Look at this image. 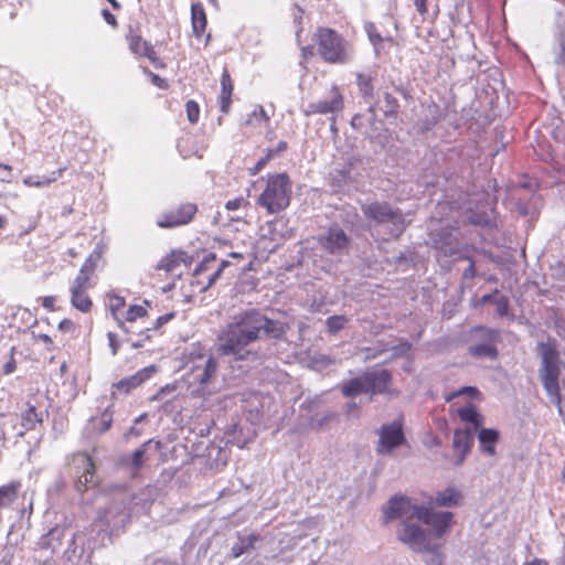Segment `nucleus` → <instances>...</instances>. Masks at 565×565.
Returning <instances> with one entry per match:
<instances>
[{
	"label": "nucleus",
	"mask_w": 565,
	"mask_h": 565,
	"mask_svg": "<svg viewBox=\"0 0 565 565\" xmlns=\"http://www.w3.org/2000/svg\"><path fill=\"white\" fill-rule=\"evenodd\" d=\"M287 329L285 322L267 317L259 309H245L234 315L221 331L217 351L236 360H247L254 354L250 349L254 343L264 339L282 340Z\"/></svg>",
	"instance_id": "obj_1"
},
{
	"label": "nucleus",
	"mask_w": 565,
	"mask_h": 565,
	"mask_svg": "<svg viewBox=\"0 0 565 565\" xmlns=\"http://www.w3.org/2000/svg\"><path fill=\"white\" fill-rule=\"evenodd\" d=\"M404 518H416L426 525L431 526L436 537H441L450 527L454 514L451 512H435L424 505H417L406 497H394L391 513Z\"/></svg>",
	"instance_id": "obj_2"
},
{
	"label": "nucleus",
	"mask_w": 565,
	"mask_h": 565,
	"mask_svg": "<svg viewBox=\"0 0 565 565\" xmlns=\"http://www.w3.org/2000/svg\"><path fill=\"white\" fill-rule=\"evenodd\" d=\"M539 351L542 359V365L540 369V376L543 383V386L550 396V399L553 404L559 406L561 404V395H559V385H558V376H559V356L554 343L551 342H540Z\"/></svg>",
	"instance_id": "obj_3"
},
{
	"label": "nucleus",
	"mask_w": 565,
	"mask_h": 565,
	"mask_svg": "<svg viewBox=\"0 0 565 565\" xmlns=\"http://www.w3.org/2000/svg\"><path fill=\"white\" fill-rule=\"evenodd\" d=\"M291 182L286 173L268 177L266 186L257 203L267 213L275 214L287 209L290 204Z\"/></svg>",
	"instance_id": "obj_4"
},
{
	"label": "nucleus",
	"mask_w": 565,
	"mask_h": 565,
	"mask_svg": "<svg viewBox=\"0 0 565 565\" xmlns=\"http://www.w3.org/2000/svg\"><path fill=\"white\" fill-rule=\"evenodd\" d=\"M318 52L328 63L345 64L352 60V46L335 31L321 28L317 34Z\"/></svg>",
	"instance_id": "obj_5"
},
{
	"label": "nucleus",
	"mask_w": 565,
	"mask_h": 565,
	"mask_svg": "<svg viewBox=\"0 0 565 565\" xmlns=\"http://www.w3.org/2000/svg\"><path fill=\"white\" fill-rule=\"evenodd\" d=\"M393 508V498L390 500L387 509L384 511V521L401 520V526L396 531L397 537L401 542L409 546L415 552H424L430 550V542L427 533L412 521L415 518H404L397 513H391Z\"/></svg>",
	"instance_id": "obj_6"
},
{
	"label": "nucleus",
	"mask_w": 565,
	"mask_h": 565,
	"mask_svg": "<svg viewBox=\"0 0 565 565\" xmlns=\"http://www.w3.org/2000/svg\"><path fill=\"white\" fill-rule=\"evenodd\" d=\"M365 217L377 225L386 226L388 233L398 237L407 227L399 210L393 209L387 202H371L362 205Z\"/></svg>",
	"instance_id": "obj_7"
},
{
	"label": "nucleus",
	"mask_w": 565,
	"mask_h": 565,
	"mask_svg": "<svg viewBox=\"0 0 565 565\" xmlns=\"http://www.w3.org/2000/svg\"><path fill=\"white\" fill-rule=\"evenodd\" d=\"M459 234L458 228L452 226L430 228L429 239L431 246L445 257L456 256L459 259H470L468 254L469 246L460 245Z\"/></svg>",
	"instance_id": "obj_8"
},
{
	"label": "nucleus",
	"mask_w": 565,
	"mask_h": 565,
	"mask_svg": "<svg viewBox=\"0 0 565 565\" xmlns=\"http://www.w3.org/2000/svg\"><path fill=\"white\" fill-rule=\"evenodd\" d=\"M377 435L376 452L380 456L391 455L394 449L402 446L406 440L403 431V422L401 419L382 425Z\"/></svg>",
	"instance_id": "obj_9"
},
{
	"label": "nucleus",
	"mask_w": 565,
	"mask_h": 565,
	"mask_svg": "<svg viewBox=\"0 0 565 565\" xmlns=\"http://www.w3.org/2000/svg\"><path fill=\"white\" fill-rule=\"evenodd\" d=\"M196 212V204L190 202L181 203L160 214L156 223L160 228L167 230L184 226L193 220Z\"/></svg>",
	"instance_id": "obj_10"
},
{
	"label": "nucleus",
	"mask_w": 565,
	"mask_h": 565,
	"mask_svg": "<svg viewBox=\"0 0 565 565\" xmlns=\"http://www.w3.org/2000/svg\"><path fill=\"white\" fill-rule=\"evenodd\" d=\"M344 100L343 96L340 93L337 86H332L329 95L321 100L309 103L303 109L302 113L306 116H311L316 114L320 115H332V120H334V116L343 110Z\"/></svg>",
	"instance_id": "obj_11"
},
{
	"label": "nucleus",
	"mask_w": 565,
	"mask_h": 565,
	"mask_svg": "<svg viewBox=\"0 0 565 565\" xmlns=\"http://www.w3.org/2000/svg\"><path fill=\"white\" fill-rule=\"evenodd\" d=\"M370 399L376 394L396 396L398 392L392 388V374L385 369H370L365 372Z\"/></svg>",
	"instance_id": "obj_12"
},
{
	"label": "nucleus",
	"mask_w": 565,
	"mask_h": 565,
	"mask_svg": "<svg viewBox=\"0 0 565 565\" xmlns=\"http://www.w3.org/2000/svg\"><path fill=\"white\" fill-rule=\"evenodd\" d=\"M319 245L332 255H343L349 250L350 238L345 232L335 226L318 237Z\"/></svg>",
	"instance_id": "obj_13"
},
{
	"label": "nucleus",
	"mask_w": 565,
	"mask_h": 565,
	"mask_svg": "<svg viewBox=\"0 0 565 565\" xmlns=\"http://www.w3.org/2000/svg\"><path fill=\"white\" fill-rule=\"evenodd\" d=\"M152 447L154 451H158L161 448V443L154 439H148L137 448L129 458L121 460V463L129 469L132 477H137L141 468L145 467L149 459V450Z\"/></svg>",
	"instance_id": "obj_14"
},
{
	"label": "nucleus",
	"mask_w": 565,
	"mask_h": 565,
	"mask_svg": "<svg viewBox=\"0 0 565 565\" xmlns=\"http://www.w3.org/2000/svg\"><path fill=\"white\" fill-rule=\"evenodd\" d=\"M92 281H85L82 278H74L70 287L71 303L81 312L87 313L90 311L93 301L88 296V290L93 288Z\"/></svg>",
	"instance_id": "obj_15"
},
{
	"label": "nucleus",
	"mask_w": 565,
	"mask_h": 565,
	"mask_svg": "<svg viewBox=\"0 0 565 565\" xmlns=\"http://www.w3.org/2000/svg\"><path fill=\"white\" fill-rule=\"evenodd\" d=\"M473 331L488 342L470 345L468 351L475 358H497V349L491 344L497 335V331L484 327H477Z\"/></svg>",
	"instance_id": "obj_16"
},
{
	"label": "nucleus",
	"mask_w": 565,
	"mask_h": 565,
	"mask_svg": "<svg viewBox=\"0 0 565 565\" xmlns=\"http://www.w3.org/2000/svg\"><path fill=\"white\" fill-rule=\"evenodd\" d=\"M473 444V435L470 429H456L452 439V447L457 454L456 466H461Z\"/></svg>",
	"instance_id": "obj_17"
},
{
	"label": "nucleus",
	"mask_w": 565,
	"mask_h": 565,
	"mask_svg": "<svg viewBox=\"0 0 565 565\" xmlns=\"http://www.w3.org/2000/svg\"><path fill=\"white\" fill-rule=\"evenodd\" d=\"M157 372V367L154 365H150L139 370L134 375L121 379L119 382L115 383L113 386L124 394H128L136 387L140 386L143 382L151 377L152 374Z\"/></svg>",
	"instance_id": "obj_18"
},
{
	"label": "nucleus",
	"mask_w": 565,
	"mask_h": 565,
	"mask_svg": "<svg viewBox=\"0 0 565 565\" xmlns=\"http://www.w3.org/2000/svg\"><path fill=\"white\" fill-rule=\"evenodd\" d=\"M64 537L65 529L56 525L40 537L36 543V548L40 551H50L54 554L61 547Z\"/></svg>",
	"instance_id": "obj_19"
},
{
	"label": "nucleus",
	"mask_w": 565,
	"mask_h": 565,
	"mask_svg": "<svg viewBox=\"0 0 565 565\" xmlns=\"http://www.w3.org/2000/svg\"><path fill=\"white\" fill-rule=\"evenodd\" d=\"M217 369V362L212 356L201 358V363L192 367L193 380L200 384H206L214 376Z\"/></svg>",
	"instance_id": "obj_20"
},
{
	"label": "nucleus",
	"mask_w": 565,
	"mask_h": 565,
	"mask_svg": "<svg viewBox=\"0 0 565 565\" xmlns=\"http://www.w3.org/2000/svg\"><path fill=\"white\" fill-rule=\"evenodd\" d=\"M77 460L81 462L83 467V475L78 477L76 482V488L78 491H83L89 484H96L95 477V465L92 458L87 454H82L77 457Z\"/></svg>",
	"instance_id": "obj_21"
},
{
	"label": "nucleus",
	"mask_w": 565,
	"mask_h": 565,
	"mask_svg": "<svg viewBox=\"0 0 565 565\" xmlns=\"http://www.w3.org/2000/svg\"><path fill=\"white\" fill-rule=\"evenodd\" d=\"M233 89L234 86L231 75L228 71L224 68L221 76V93L218 96L220 109L224 114H227L230 111Z\"/></svg>",
	"instance_id": "obj_22"
},
{
	"label": "nucleus",
	"mask_w": 565,
	"mask_h": 565,
	"mask_svg": "<svg viewBox=\"0 0 565 565\" xmlns=\"http://www.w3.org/2000/svg\"><path fill=\"white\" fill-rule=\"evenodd\" d=\"M127 41L129 49L134 54L146 56L150 61L154 62L156 53L152 46L147 41H143L140 35L130 31V33L127 35Z\"/></svg>",
	"instance_id": "obj_23"
},
{
	"label": "nucleus",
	"mask_w": 565,
	"mask_h": 565,
	"mask_svg": "<svg viewBox=\"0 0 565 565\" xmlns=\"http://www.w3.org/2000/svg\"><path fill=\"white\" fill-rule=\"evenodd\" d=\"M341 392L345 397H353L359 394H370L365 373L361 376L343 382L341 384Z\"/></svg>",
	"instance_id": "obj_24"
},
{
	"label": "nucleus",
	"mask_w": 565,
	"mask_h": 565,
	"mask_svg": "<svg viewBox=\"0 0 565 565\" xmlns=\"http://www.w3.org/2000/svg\"><path fill=\"white\" fill-rule=\"evenodd\" d=\"M462 495L461 492L455 487H448L447 489L436 493L431 502L437 507H456L459 504Z\"/></svg>",
	"instance_id": "obj_25"
},
{
	"label": "nucleus",
	"mask_w": 565,
	"mask_h": 565,
	"mask_svg": "<svg viewBox=\"0 0 565 565\" xmlns=\"http://www.w3.org/2000/svg\"><path fill=\"white\" fill-rule=\"evenodd\" d=\"M480 449L493 456L495 454V445L499 440V431L492 428H481L478 434Z\"/></svg>",
	"instance_id": "obj_26"
},
{
	"label": "nucleus",
	"mask_w": 565,
	"mask_h": 565,
	"mask_svg": "<svg viewBox=\"0 0 565 565\" xmlns=\"http://www.w3.org/2000/svg\"><path fill=\"white\" fill-rule=\"evenodd\" d=\"M356 85L362 97L366 103L370 104L369 111L373 117L376 116L375 106L372 104L374 87L372 84V77L362 73L356 74Z\"/></svg>",
	"instance_id": "obj_27"
},
{
	"label": "nucleus",
	"mask_w": 565,
	"mask_h": 565,
	"mask_svg": "<svg viewBox=\"0 0 565 565\" xmlns=\"http://www.w3.org/2000/svg\"><path fill=\"white\" fill-rule=\"evenodd\" d=\"M260 540V536L257 534H249L247 536L238 535L237 542L231 548V556L233 558H238L244 553H248L255 548V543Z\"/></svg>",
	"instance_id": "obj_28"
},
{
	"label": "nucleus",
	"mask_w": 565,
	"mask_h": 565,
	"mask_svg": "<svg viewBox=\"0 0 565 565\" xmlns=\"http://www.w3.org/2000/svg\"><path fill=\"white\" fill-rule=\"evenodd\" d=\"M102 258V250L95 248L89 256L85 259L82 265L77 276L75 278H82L85 281H92V277L94 276L95 269L97 267L98 262Z\"/></svg>",
	"instance_id": "obj_29"
},
{
	"label": "nucleus",
	"mask_w": 565,
	"mask_h": 565,
	"mask_svg": "<svg viewBox=\"0 0 565 565\" xmlns=\"http://www.w3.org/2000/svg\"><path fill=\"white\" fill-rule=\"evenodd\" d=\"M44 413L38 412L36 407L28 404L25 411L21 415V426L25 430H33L43 422Z\"/></svg>",
	"instance_id": "obj_30"
},
{
	"label": "nucleus",
	"mask_w": 565,
	"mask_h": 565,
	"mask_svg": "<svg viewBox=\"0 0 565 565\" xmlns=\"http://www.w3.org/2000/svg\"><path fill=\"white\" fill-rule=\"evenodd\" d=\"M104 519L108 525L117 529L119 526H124L128 522L129 514L126 507H110L106 510Z\"/></svg>",
	"instance_id": "obj_31"
},
{
	"label": "nucleus",
	"mask_w": 565,
	"mask_h": 565,
	"mask_svg": "<svg viewBox=\"0 0 565 565\" xmlns=\"http://www.w3.org/2000/svg\"><path fill=\"white\" fill-rule=\"evenodd\" d=\"M457 414L462 422L470 423L475 429H478L483 423L482 415L478 413L476 406L471 402L459 407L457 409Z\"/></svg>",
	"instance_id": "obj_32"
},
{
	"label": "nucleus",
	"mask_w": 565,
	"mask_h": 565,
	"mask_svg": "<svg viewBox=\"0 0 565 565\" xmlns=\"http://www.w3.org/2000/svg\"><path fill=\"white\" fill-rule=\"evenodd\" d=\"M192 26L196 36H200L206 26V15L201 4H192Z\"/></svg>",
	"instance_id": "obj_33"
},
{
	"label": "nucleus",
	"mask_w": 565,
	"mask_h": 565,
	"mask_svg": "<svg viewBox=\"0 0 565 565\" xmlns=\"http://www.w3.org/2000/svg\"><path fill=\"white\" fill-rule=\"evenodd\" d=\"M108 307L113 318L117 321L118 327L126 333L129 332L125 322L118 317V311L125 306V298L117 295H108Z\"/></svg>",
	"instance_id": "obj_34"
},
{
	"label": "nucleus",
	"mask_w": 565,
	"mask_h": 565,
	"mask_svg": "<svg viewBox=\"0 0 565 565\" xmlns=\"http://www.w3.org/2000/svg\"><path fill=\"white\" fill-rule=\"evenodd\" d=\"M465 396L469 399H479L481 397L480 391L475 386H463L445 396L446 402L450 403L454 399Z\"/></svg>",
	"instance_id": "obj_35"
},
{
	"label": "nucleus",
	"mask_w": 565,
	"mask_h": 565,
	"mask_svg": "<svg viewBox=\"0 0 565 565\" xmlns=\"http://www.w3.org/2000/svg\"><path fill=\"white\" fill-rule=\"evenodd\" d=\"M269 121V117L266 114L263 106H256L254 110L247 115L244 120L245 126H262L263 124H267Z\"/></svg>",
	"instance_id": "obj_36"
},
{
	"label": "nucleus",
	"mask_w": 565,
	"mask_h": 565,
	"mask_svg": "<svg viewBox=\"0 0 565 565\" xmlns=\"http://www.w3.org/2000/svg\"><path fill=\"white\" fill-rule=\"evenodd\" d=\"M113 424V415L106 409L99 418H93L92 425L99 434L106 433Z\"/></svg>",
	"instance_id": "obj_37"
},
{
	"label": "nucleus",
	"mask_w": 565,
	"mask_h": 565,
	"mask_svg": "<svg viewBox=\"0 0 565 565\" xmlns=\"http://www.w3.org/2000/svg\"><path fill=\"white\" fill-rule=\"evenodd\" d=\"M383 99H384V106H383L382 110H383L384 115L386 117L396 116L398 113V108H399L397 99L392 94H390L387 92L383 94Z\"/></svg>",
	"instance_id": "obj_38"
},
{
	"label": "nucleus",
	"mask_w": 565,
	"mask_h": 565,
	"mask_svg": "<svg viewBox=\"0 0 565 565\" xmlns=\"http://www.w3.org/2000/svg\"><path fill=\"white\" fill-rule=\"evenodd\" d=\"M17 498L14 486H4L0 488V509L9 507Z\"/></svg>",
	"instance_id": "obj_39"
},
{
	"label": "nucleus",
	"mask_w": 565,
	"mask_h": 565,
	"mask_svg": "<svg viewBox=\"0 0 565 565\" xmlns=\"http://www.w3.org/2000/svg\"><path fill=\"white\" fill-rule=\"evenodd\" d=\"M347 322L348 319L344 316H331L326 321L328 331L332 334L342 330L345 327Z\"/></svg>",
	"instance_id": "obj_40"
},
{
	"label": "nucleus",
	"mask_w": 565,
	"mask_h": 565,
	"mask_svg": "<svg viewBox=\"0 0 565 565\" xmlns=\"http://www.w3.org/2000/svg\"><path fill=\"white\" fill-rule=\"evenodd\" d=\"M365 31L367 33L370 42L373 44L376 52H379L380 46L382 45L383 38L379 33L376 26L373 23L365 24Z\"/></svg>",
	"instance_id": "obj_41"
},
{
	"label": "nucleus",
	"mask_w": 565,
	"mask_h": 565,
	"mask_svg": "<svg viewBox=\"0 0 565 565\" xmlns=\"http://www.w3.org/2000/svg\"><path fill=\"white\" fill-rule=\"evenodd\" d=\"M180 256L172 253L167 257L162 258L157 265V269H163L166 271H173L179 265Z\"/></svg>",
	"instance_id": "obj_42"
},
{
	"label": "nucleus",
	"mask_w": 565,
	"mask_h": 565,
	"mask_svg": "<svg viewBox=\"0 0 565 565\" xmlns=\"http://www.w3.org/2000/svg\"><path fill=\"white\" fill-rule=\"evenodd\" d=\"M147 315V310L139 305L130 306L126 312V320L129 322L135 321L137 318L145 317Z\"/></svg>",
	"instance_id": "obj_43"
},
{
	"label": "nucleus",
	"mask_w": 565,
	"mask_h": 565,
	"mask_svg": "<svg viewBox=\"0 0 565 565\" xmlns=\"http://www.w3.org/2000/svg\"><path fill=\"white\" fill-rule=\"evenodd\" d=\"M186 116L191 124H195L199 120L200 107L194 100H189L185 105Z\"/></svg>",
	"instance_id": "obj_44"
},
{
	"label": "nucleus",
	"mask_w": 565,
	"mask_h": 565,
	"mask_svg": "<svg viewBox=\"0 0 565 565\" xmlns=\"http://www.w3.org/2000/svg\"><path fill=\"white\" fill-rule=\"evenodd\" d=\"M497 313L500 317H504L509 312V300L507 297L501 296L494 300Z\"/></svg>",
	"instance_id": "obj_45"
},
{
	"label": "nucleus",
	"mask_w": 565,
	"mask_h": 565,
	"mask_svg": "<svg viewBox=\"0 0 565 565\" xmlns=\"http://www.w3.org/2000/svg\"><path fill=\"white\" fill-rule=\"evenodd\" d=\"M559 49L555 55V62L559 65H565V32L558 39Z\"/></svg>",
	"instance_id": "obj_46"
},
{
	"label": "nucleus",
	"mask_w": 565,
	"mask_h": 565,
	"mask_svg": "<svg viewBox=\"0 0 565 565\" xmlns=\"http://www.w3.org/2000/svg\"><path fill=\"white\" fill-rule=\"evenodd\" d=\"M332 179L338 182V184L347 183L351 179L350 171L345 169L334 170L332 172Z\"/></svg>",
	"instance_id": "obj_47"
},
{
	"label": "nucleus",
	"mask_w": 565,
	"mask_h": 565,
	"mask_svg": "<svg viewBox=\"0 0 565 565\" xmlns=\"http://www.w3.org/2000/svg\"><path fill=\"white\" fill-rule=\"evenodd\" d=\"M230 263L227 260H223L220 265V267L216 269V271L214 274H212L210 277H209V281H207V285L204 287V290H206L207 288H210L214 282L215 280L221 276L223 269L228 265Z\"/></svg>",
	"instance_id": "obj_48"
},
{
	"label": "nucleus",
	"mask_w": 565,
	"mask_h": 565,
	"mask_svg": "<svg viewBox=\"0 0 565 565\" xmlns=\"http://www.w3.org/2000/svg\"><path fill=\"white\" fill-rule=\"evenodd\" d=\"M246 204H247V202L243 198H236L234 200L227 201V203L225 204V207L227 211H235Z\"/></svg>",
	"instance_id": "obj_49"
},
{
	"label": "nucleus",
	"mask_w": 565,
	"mask_h": 565,
	"mask_svg": "<svg viewBox=\"0 0 565 565\" xmlns=\"http://www.w3.org/2000/svg\"><path fill=\"white\" fill-rule=\"evenodd\" d=\"M271 158V153L269 152L268 154H266L265 157L260 158L255 167L253 169H250V173L252 174H256L258 173L259 171H262L264 169V167L268 163V161L270 160Z\"/></svg>",
	"instance_id": "obj_50"
},
{
	"label": "nucleus",
	"mask_w": 565,
	"mask_h": 565,
	"mask_svg": "<svg viewBox=\"0 0 565 565\" xmlns=\"http://www.w3.org/2000/svg\"><path fill=\"white\" fill-rule=\"evenodd\" d=\"M107 338H108V341H109V347L111 349V354L116 355L118 353V350H119V343L117 341V334L114 333V332H108L107 333Z\"/></svg>",
	"instance_id": "obj_51"
},
{
	"label": "nucleus",
	"mask_w": 565,
	"mask_h": 565,
	"mask_svg": "<svg viewBox=\"0 0 565 565\" xmlns=\"http://www.w3.org/2000/svg\"><path fill=\"white\" fill-rule=\"evenodd\" d=\"M53 174H56V173L54 172ZM56 179H57L56 175H54L52 179H45V180H41V181H33L32 178H28L24 180V183L28 185H33V186H43V185L50 184L51 182L55 181Z\"/></svg>",
	"instance_id": "obj_52"
},
{
	"label": "nucleus",
	"mask_w": 565,
	"mask_h": 565,
	"mask_svg": "<svg viewBox=\"0 0 565 565\" xmlns=\"http://www.w3.org/2000/svg\"><path fill=\"white\" fill-rule=\"evenodd\" d=\"M174 317L173 312L166 313L163 316H160L157 318L156 322L153 323V329L158 330L160 327H162L164 323L170 321Z\"/></svg>",
	"instance_id": "obj_53"
},
{
	"label": "nucleus",
	"mask_w": 565,
	"mask_h": 565,
	"mask_svg": "<svg viewBox=\"0 0 565 565\" xmlns=\"http://www.w3.org/2000/svg\"><path fill=\"white\" fill-rule=\"evenodd\" d=\"M174 385H166L161 387L156 395L152 396V401H161L167 393H172L174 391Z\"/></svg>",
	"instance_id": "obj_54"
},
{
	"label": "nucleus",
	"mask_w": 565,
	"mask_h": 565,
	"mask_svg": "<svg viewBox=\"0 0 565 565\" xmlns=\"http://www.w3.org/2000/svg\"><path fill=\"white\" fill-rule=\"evenodd\" d=\"M428 552H430L433 554L431 564L433 565H441L443 558L438 552V546L430 544V550Z\"/></svg>",
	"instance_id": "obj_55"
},
{
	"label": "nucleus",
	"mask_w": 565,
	"mask_h": 565,
	"mask_svg": "<svg viewBox=\"0 0 565 565\" xmlns=\"http://www.w3.org/2000/svg\"><path fill=\"white\" fill-rule=\"evenodd\" d=\"M360 407L355 402H349L345 405V413L349 416H359Z\"/></svg>",
	"instance_id": "obj_56"
},
{
	"label": "nucleus",
	"mask_w": 565,
	"mask_h": 565,
	"mask_svg": "<svg viewBox=\"0 0 565 565\" xmlns=\"http://www.w3.org/2000/svg\"><path fill=\"white\" fill-rule=\"evenodd\" d=\"M468 260H469V266L463 271V278H466V279H470L476 276L475 262L472 260L471 257Z\"/></svg>",
	"instance_id": "obj_57"
},
{
	"label": "nucleus",
	"mask_w": 565,
	"mask_h": 565,
	"mask_svg": "<svg viewBox=\"0 0 565 565\" xmlns=\"http://www.w3.org/2000/svg\"><path fill=\"white\" fill-rule=\"evenodd\" d=\"M75 324L72 320L70 319H63L60 323H58V329L61 331H64V332H70L74 329Z\"/></svg>",
	"instance_id": "obj_58"
},
{
	"label": "nucleus",
	"mask_w": 565,
	"mask_h": 565,
	"mask_svg": "<svg viewBox=\"0 0 565 565\" xmlns=\"http://www.w3.org/2000/svg\"><path fill=\"white\" fill-rule=\"evenodd\" d=\"M54 305H55V297H53V296H46L42 300V306L50 311L55 310Z\"/></svg>",
	"instance_id": "obj_59"
},
{
	"label": "nucleus",
	"mask_w": 565,
	"mask_h": 565,
	"mask_svg": "<svg viewBox=\"0 0 565 565\" xmlns=\"http://www.w3.org/2000/svg\"><path fill=\"white\" fill-rule=\"evenodd\" d=\"M102 14H103L104 20H105L108 24H110V25H113V26H116V25H117V21H116L115 15H114L113 13H110L107 9H104V10H103V12H102Z\"/></svg>",
	"instance_id": "obj_60"
},
{
	"label": "nucleus",
	"mask_w": 565,
	"mask_h": 565,
	"mask_svg": "<svg viewBox=\"0 0 565 565\" xmlns=\"http://www.w3.org/2000/svg\"><path fill=\"white\" fill-rule=\"evenodd\" d=\"M17 364L13 358H11L3 366L4 374H11L15 371Z\"/></svg>",
	"instance_id": "obj_61"
},
{
	"label": "nucleus",
	"mask_w": 565,
	"mask_h": 565,
	"mask_svg": "<svg viewBox=\"0 0 565 565\" xmlns=\"http://www.w3.org/2000/svg\"><path fill=\"white\" fill-rule=\"evenodd\" d=\"M426 1L427 0H414V4L420 14H425L427 12Z\"/></svg>",
	"instance_id": "obj_62"
},
{
	"label": "nucleus",
	"mask_w": 565,
	"mask_h": 565,
	"mask_svg": "<svg viewBox=\"0 0 565 565\" xmlns=\"http://www.w3.org/2000/svg\"><path fill=\"white\" fill-rule=\"evenodd\" d=\"M395 354H405L411 350V344L408 342H404L398 347L394 348Z\"/></svg>",
	"instance_id": "obj_63"
},
{
	"label": "nucleus",
	"mask_w": 565,
	"mask_h": 565,
	"mask_svg": "<svg viewBox=\"0 0 565 565\" xmlns=\"http://www.w3.org/2000/svg\"><path fill=\"white\" fill-rule=\"evenodd\" d=\"M151 81L154 85H157L158 87H166V82L163 78H161L159 75L157 74H151Z\"/></svg>",
	"instance_id": "obj_64"
}]
</instances>
